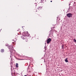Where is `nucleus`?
<instances>
[{"label": "nucleus", "mask_w": 76, "mask_h": 76, "mask_svg": "<svg viewBox=\"0 0 76 76\" xmlns=\"http://www.w3.org/2000/svg\"><path fill=\"white\" fill-rule=\"evenodd\" d=\"M51 38H48L47 40V44H50V42H51Z\"/></svg>", "instance_id": "obj_4"}, {"label": "nucleus", "mask_w": 76, "mask_h": 76, "mask_svg": "<svg viewBox=\"0 0 76 76\" xmlns=\"http://www.w3.org/2000/svg\"><path fill=\"white\" fill-rule=\"evenodd\" d=\"M64 45H63L62 44V46H61V47H62V49H64Z\"/></svg>", "instance_id": "obj_7"}, {"label": "nucleus", "mask_w": 76, "mask_h": 76, "mask_svg": "<svg viewBox=\"0 0 76 76\" xmlns=\"http://www.w3.org/2000/svg\"><path fill=\"white\" fill-rule=\"evenodd\" d=\"M36 12H37V11H36Z\"/></svg>", "instance_id": "obj_16"}, {"label": "nucleus", "mask_w": 76, "mask_h": 76, "mask_svg": "<svg viewBox=\"0 0 76 76\" xmlns=\"http://www.w3.org/2000/svg\"><path fill=\"white\" fill-rule=\"evenodd\" d=\"M37 16L38 17H41V16H40V15H39V14H37Z\"/></svg>", "instance_id": "obj_10"}, {"label": "nucleus", "mask_w": 76, "mask_h": 76, "mask_svg": "<svg viewBox=\"0 0 76 76\" xmlns=\"http://www.w3.org/2000/svg\"><path fill=\"white\" fill-rule=\"evenodd\" d=\"M20 60H23V59H20Z\"/></svg>", "instance_id": "obj_13"}, {"label": "nucleus", "mask_w": 76, "mask_h": 76, "mask_svg": "<svg viewBox=\"0 0 76 76\" xmlns=\"http://www.w3.org/2000/svg\"><path fill=\"white\" fill-rule=\"evenodd\" d=\"M23 39H26V38H23Z\"/></svg>", "instance_id": "obj_12"}, {"label": "nucleus", "mask_w": 76, "mask_h": 76, "mask_svg": "<svg viewBox=\"0 0 76 76\" xmlns=\"http://www.w3.org/2000/svg\"><path fill=\"white\" fill-rule=\"evenodd\" d=\"M4 49H1V52L2 53H3V52H4Z\"/></svg>", "instance_id": "obj_8"}, {"label": "nucleus", "mask_w": 76, "mask_h": 76, "mask_svg": "<svg viewBox=\"0 0 76 76\" xmlns=\"http://www.w3.org/2000/svg\"><path fill=\"white\" fill-rule=\"evenodd\" d=\"M74 41L75 42H76V40H75V39H74Z\"/></svg>", "instance_id": "obj_11"}, {"label": "nucleus", "mask_w": 76, "mask_h": 76, "mask_svg": "<svg viewBox=\"0 0 76 76\" xmlns=\"http://www.w3.org/2000/svg\"><path fill=\"white\" fill-rule=\"evenodd\" d=\"M22 35L23 37H28L29 36V34L28 33V31H24L22 34Z\"/></svg>", "instance_id": "obj_1"}, {"label": "nucleus", "mask_w": 76, "mask_h": 76, "mask_svg": "<svg viewBox=\"0 0 76 76\" xmlns=\"http://www.w3.org/2000/svg\"><path fill=\"white\" fill-rule=\"evenodd\" d=\"M67 47V46H66V47Z\"/></svg>", "instance_id": "obj_17"}, {"label": "nucleus", "mask_w": 76, "mask_h": 76, "mask_svg": "<svg viewBox=\"0 0 76 76\" xmlns=\"http://www.w3.org/2000/svg\"><path fill=\"white\" fill-rule=\"evenodd\" d=\"M8 48L10 50V51L11 53H12L13 51V46H10L8 47Z\"/></svg>", "instance_id": "obj_2"}, {"label": "nucleus", "mask_w": 76, "mask_h": 76, "mask_svg": "<svg viewBox=\"0 0 76 76\" xmlns=\"http://www.w3.org/2000/svg\"><path fill=\"white\" fill-rule=\"evenodd\" d=\"M42 9V7H39L38 8V9L40 10V9Z\"/></svg>", "instance_id": "obj_6"}, {"label": "nucleus", "mask_w": 76, "mask_h": 76, "mask_svg": "<svg viewBox=\"0 0 76 76\" xmlns=\"http://www.w3.org/2000/svg\"><path fill=\"white\" fill-rule=\"evenodd\" d=\"M24 76H27V75H24Z\"/></svg>", "instance_id": "obj_14"}, {"label": "nucleus", "mask_w": 76, "mask_h": 76, "mask_svg": "<svg viewBox=\"0 0 76 76\" xmlns=\"http://www.w3.org/2000/svg\"><path fill=\"white\" fill-rule=\"evenodd\" d=\"M52 1H50V2H52Z\"/></svg>", "instance_id": "obj_15"}, {"label": "nucleus", "mask_w": 76, "mask_h": 76, "mask_svg": "<svg viewBox=\"0 0 76 76\" xmlns=\"http://www.w3.org/2000/svg\"><path fill=\"white\" fill-rule=\"evenodd\" d=\"M16 67H18V63L16 64Z\"/></svg>", "instance_id": "obj_9"}, {"label": "nucleus", "mask_w": 76, "mask_h": 76, "mask_svg": "<svg viewBox=\"0 0 76 76\" xmlns=\"http://www.w3.org/2000/svg\"><path fill=\"white\" fill-rule=\"evenodd\" d=\"M66 16L67 17H68V18H71V17H72V14L69 13L67 14Z\"/></svg>", "instance_id": "obj_3"}, {"label": "nucleus", "mask_w": 76, "mask_h": 76, "mask_svg": "<svg viewBox=\"0 0 76 76\" xmlns=\"http://www.w3.org/2000/svg\"><path fill=\"white\" fill-rule=\"evenodd\" d=\"M68 59V58H66L65 59V62H66V63L68 62V60H67V59Z\"/></svg>", "instance_id": "obj_5"}]
</instances>
